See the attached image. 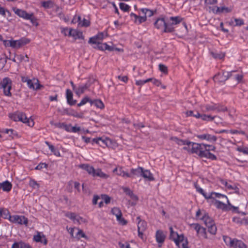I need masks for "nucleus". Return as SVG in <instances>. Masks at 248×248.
Instances as JSON below:
<instances>
[{"label": "nucleus", "mask_w": 248, "mask_h": 248, "mask_svg": "<svg viewBox=\"0 0 248 248\" xmlns=\"http://www.w3.org/2000/svg\"><path fill=\"white\" fill-rule=\"evenodd\" d=\"M190 145L191 146L190 153L196 154L201 157H203L208 144L191 142Z\"/></svg>", "instance_id": "1"}, {"label": "nucleus", "mask_w": 248, "mask_h": 248, "mask_svg": "<svg viewBox=\"0 0 248 248\" xmlns=\"http://www.w3.org/2000/svg\"><path fill=\"white\" fill-rule=\"evenodd\" d=\"M170 21L166 22V27L165 28L163 32H172L174 31L173 25H175L180 23L182 18L180 16H171L170 18Z\"/></svg>", "instance_id": "2"}, {"label": "nucleus", "mask_w": 248, "mask_h": 248, "mask_svg": "<svg viewBox=\"0 0 248 248\" xmlns=\"http://www.w3.org/2000/svg\"><path fill=\"white\" fill-rule=\"evenodd\" d=\"M234 71L231 72H226L222 71L221 73H218L214 77V79L215 81L218 82H224L226 81L230 77L232 76V73Z\"/></svg>", "instance_id": "3"}, {"label": "nucleus", "mask_w": 248, "mask_h": 248, "mask_svg": "<svg viewBox=\"0 0 248 248\" xmlns=\"http://www.w3.org/2000/svg\"><path fill=\"white\" fill-rule=\"evenodd\" d=\"M12 10L20 17L27 20H30L31 21H32L33 19V14L32 13L28 14L25 10L17 8L16 7H13Z\"/></svg>", "instance_id": "4"}, {"label": "nucleus", "mask_w": 248, "mask_h": 248, "mask_svg": "<svg viewBox=\"0 0 248 248\" xmlns=\"http://www.w3.org/2000/svg\"><path fill=\"white\" fill-rule=\"evenodd\" d=\"M30 40L26 38H22L18 40H12V43L10 44L11 47L18 49L22 46L28 44L30 43Z\"/></svg>", "instance_id": "5"}, {"label": "nucleus", "mask_w": 248, "mask_h": 248, "mask_svg": "<svg viewBox=\"0 0 248 248\" xmlns=\"http://www.w3.org/2000/svg\"><path fill=\"white\" fill-rule=\"evenodd\" d=\"M10 221L19 224L27 225L28 219L23 216L14 215L10 217Z\"/></svg>", "instance_id": "6"}, {"label": "nucleus", "mask_w": 248, "mask_h": 248, "mask_svg": "<svg viewBox=\"0 0 248 248\" xmlns=\"http://www.w3.org/2000/svg\"><path fill=\"white\" fill-rule=\"evenodd\" d=\"M111 213L113 215L116 217L117 219L123 225H125L127 221L122 217V214L121 211L117 207H114L112 209Z\"/></svg>", "instance_id": "7"}, {"label": "nucleus", "mask_w": 248, "mask_h": 248, "mask_svg": "<svg viewBox=\"0 0 248 248\" xmlns=\"http://www.w3.org/2000/svg\"><path fill=\"white\" fill-rule=\"evenodd\" d=\"M147 227V224L145 221L139 220L138 224V236L141 239H143V232L146 230Z\"/></svg>", "instance_id": "8"}, {"label": "nucleus", "mask_w": 248, "mask_h": 248, "mask_svg": "<svg viewBox=\"0 0 248 248\" xmlns=\"http://www.w3.org/2000/svg\"><path fill=\"white\" fill-rule=\"evenodd\" d=\"M208 147H211V149L206 148V149L205 151L204 155H203V157H206L207 158H209L213 160H216V156L210 152V151H215L216 149V147L215 146L211 145H208Z\"/></svg>", "instance_id": "9"}, {"label": "nucleus", "mask_w": 248, "mask_h": 248, "mask_svg": "<svg viewBox=\"0 0 248 248\" xmlns=\"http://www.w3.org/2000/svg\"><path fill=\"white\" fill-rule=\"evenodd\" d=\"M197 137L201 140H206L210 142H215L217 140L215 136L208 133L198 135Z\"/></svg>", "instance_id": "10"}, {"label": "nucleus", "mask_w": 248, "mask_h": 248, "mask_svg": "<svg viewBox=\"0 0 248 248\" xmlns=\"http://www.w3.org/2000/svg\"><path fill=\"white\" fill-rule=\"evenodd\" d=\"M130 17L132 19L134 20V22L138 24H140L145 22L147 20L146 16H144V15L142 16H139L133 13L130 14Z\"/></svg>", "instance_id": "11"}, {"label": "nucleus", "mask_w": 248, "mask_h": 248, "mask_svg": "<svg viewBox=\"0 0 248 248\" xmlns=\"http://www.w3.org/2000/svg\"><path fill=\"white\" fill-rule=\"evenodd\" d=\"M184 235H179L177 232H175L173 234H170V239L174 241L177 247H180V241H182L184 239Z\"/></svg>", "instance_id": "12"}, {"label": "nucleus", "mask_w": 248, "mask_h": 248, "mask_svg": "<svg viewBox=\"0 0 248 248\" xmlns=\"http://www.w3.org/2000/svg\"><path fill=\"white\" fill-rule=\"evenodd\" d=\"M12 80L10 78H4L0 82V89H3L5 88L12 89Z\"/></svg>", "instance_id": "13"}, {"label": "nucleus", "mask_w": 248, "mask_h": 248, "mask_svg": "<svg viewBox=\"0 0 248 248\" xmlns=\"http://www.w3.org/2000/svg\"><path fill=\"white\" fill-rule=\"evenodd\" d=\"M19 115L21 116L20 117V121L22 122L23 123L26 124L29 126L32 127L34 125V122L32 119H30L27 117L25 114L19 112Z\"/></svg>", "instance_id": "14"}, {"label": "nucleus", "mask_w": 248, "mask_h": 248, "mask_svg": "<svg viewBox=\"0 0 248 248\" xmlns=\"http://www.w3.org/2000/svg\"><path fill=\"white\" fill-rule=\"evenodd\" d=\"M232 8L231 7H219L215 6V8L213 9V12L216 14H220L222 13H230L232 12Z\"/></svg>", "instance_id": "15"}, {"label": "nucleus", "mask_w": 248, "mask_h": 248, "mask_svg": "<svg viewBox=\"0 0 248 248\" xmlns=\"http://www.w3.org/2000/svg\"><path fill=\"white\" fill-rule=\"evenodd\" d=\"M155 27L157 29H163L166 27V22L163 18H158L154 23Z\"/></svg>", "instance_id": "16"}, {"label": "nucleus", "mask_w": 248, "mask_h": 248, "mask_svg": "<svg viewBox=\"0 0 248 248\" xmlns=\"http://www.w3.org/2000/svg\"><path fill=\"white\" fill-rule=\"evenodd\" d=\"M143 168L140 167H139L136 169H131L130 170V175H131V177H129V178H133L134 176H141L142 173L143 172Z\"/></svg>", "instance_id": "17"}, {"label": "nucleus", "mask_w": 248, "mask_h": 248, "mask_svg": "<svg viewBox=\"0 0 248 248\" xmlns=\"http://www.w3.org/2000/svg\"><path fill=\"white\" fill-rule=\"evenodd\" d=\"M214 204L218 209H221L223 211L231 210V208H229V207H228L227 204L221 202L218 200H215Z\"/></svg>", "instance_id": "18"}, {"label": "nucleus", "mask_w": 248, "mask_h": 248, "mask_svg": "<svg viewBox=\"0 0 248 248\" xmlns=\"http://www.w3.org/2000/svg\"><path fill=\"white\" fill-rule=\"evenodd\" d=\"M155 238L156 241L159 243L162 244L164 242L166 238V235L162 231L157 230L155 234Z\"/></svg>", "instance_id": "19"}, {"label": "nucleus", "mask_w": 248, "mask_h": 248, "mask_svg": "<svg viewBox=\"0 0 248 248\" xmlns=\"http://www.w3.org/2000/svg\"><path fill=\"white\" fill-rule=\"evenodd\" d=\"M114 173H116V174L122 176L124 177H131V175L129 173L125 172L122 167H116L113 170Z\"/></svg>", "instance_id": "20"}, {"label": "nucleus", "mask_w": 248, "mask_h": 248, "mask_svg": "<svg viewBox=\"0 0 248 248\" xmlns=\"http://www.w3.org/2000/svg\"><path fill=\"white\" fill-rule=\"evenodd\" d=\"M12 187V185L8 181H5L2 183H0V189H2L4 191L9 192L11 190Z\"/></svg>", "instance_id": "21"}, {"label": "nucleus", "mask_w": 248, "mask_h": 248, "mask_svg": "<svg viewBox=\"0 0 248 248\" xmlns=\"http://www.w3.org/2000/svg\"><path fill=\"white\" fill-rule=\"evenodd\" d=\"M73 93L69 89H67L66 91V96L67 103L71 106L76 104V100L73 99Z\"/></svg>", "instance_id": "22"}, {"label": "nucleus", "mask_w": 248, "mask_h": 248, "mask_svg": "<svg viewBox=\"0 0 248 248\" xmlns=\"http://www.w3.org/2000/svg\"><path fill=\"white\" fill-rule=\"evenodd\" d=\"M141 176L149 181H153L155 180V178L153 174L151 173L150 170H143V172Z\"/></svg>", "instance_id": "23"}, {"label": "nucleus", "mask_w": 248, "mask_h": 248, "mask_svg": "<svg viewBox=\"0 0 248 248\" xmlns=\"http://www.w3.org/2000/svg\"><path fill=\"white\" fill-rule=\"evenodd\" d=\"M38 80H37L35 82L33 83L31 79H29L27 82V85L28 87L30 89H32L33 90H39L40 89V87L42 86L40 84L38 83Z\"/></svg>", "instance_id": "24"}, {"label": "nucleus", "mask_w": 248, "mask_h": 248, "mask_svg": "<svg viewBox=\"0 0 248 248\" xmlns=\"http://www.w3.org/2000/svg\"><path fill=\"white\" fill-rule=\"evenodd\" d=\"M12 248H31L29 244L22 241L15 242L12 246Z\"/></svg>", "instance_id": "25"}, {"label": "nucleus", "mask_w": 248, "mask_h": 248, "mask_svg": "<svg viewBox=\"0 0 248 248\" xmlns=\"http://www.w3.org/2000/svg\"><path fill=\"white\" fill-rule=\"evenodd\" d=\"M79 167L85 170H86L88 173L92 175L93 176V172H94V168L88 164H81L79 166Z\"/></svg>", "instance_id": "26"}, {"label": "nucleus", "mask_w": 248, "mask_h": 248, "mask_svg": "<svg viewBox=\"0 0 248 248\" xmlns=\"http://www.w3.org/2000/svg\"><path fill=\"white\" fill-rule=\"evenodd\" d=\"M93 176L94 177H99L103 179H107L108 177V175L104 173L100 169H95Z\"/></svg>", "instance_id": "27"}, {"label": "nucleus", "mask_w": 248, "mask_h": 248, "mask_svg": "<svg viewBox=\"0 0 248 248\" xmlns=\"http://www.w3.org/2000/svg\"><path fill=\"white\" fill-rule=\"evenodd\" d=\"M171 140L176 142L179 145H187L188 146L190 145L191 142L188 140H184L178 139L176 137H171Z\"/></svg>", "instance_id": "28"}, {"label": "nucleus", "mask_w": 248, "mask_h": 248, "mask_svg": "<svg viewBox=\"0 0 248 248\" xmlns=\"http://www.w3.org/2000/svg\"><path fill=\"white\" fill-rule=\"evenodd\" d=\"M202 219L204 221L206 226L215 224L214 220L208 216L207 214H205L202 218Z\"/></svg>", "instance_id": "29"}, {"label": "nucleus", "mask_w": 248, "mask_h": 248, "mask_svg": "<svg viewBox=\"0 0 248 248\" xmlns=\"http://www.w3.org/2000/svg\"><path fill=\"white\" fill-rule=\"evenodd\" d=\"M123 190L125 193L128 195L131 198V199L135 201L138 200V197L135 195L133 193V191H132L129 188L124 187L123 188Z\"/></svg>", "instance_id": "30"}, {"label": "nucleus", "mask_w": 248, "mask_h": 248, "mask_svg": "<svg viewBox=\"0 0 248 248\" xmlns=\"http://www.w3.org/2000/svg\"><path fill=\"white\" fill-rule=\"evenodd\" d=\"M89 86L87 84H86L84 85L80 86L77 89H76L75 91V93L78 95H80L81 94L83 93L86 90L88 89Z\"/></svg>", "instance_id": "31"}, {"label": "nucleus", "mask_w": 248, "mask_h": 248, "mask_svg": "<svg viewBox=\"0 0 248 248\" xmlns=\"http://www.w3.org/2000/svg\"><path fill=\"white\" fill-rule=\"evenodd\" d=\"M91 105H94L97 108L102 109L104 108V105L102 101L99 99H96L91 101Z\"/></svg>", "instance_id": "32"}, {"label": "nucleus", "mask_w": 248, "mask_h": 248, "mask_svg": "<svg viewBox=\"0 0 248 248\" xmlns=\"http://www.w3.org/2000/svg\"><path fill=\"white\" fill-rule=\"evenodd\" d=\"M232 247L234 248H247V246L242 241L236 239Z\"/></svg>", "instance_id": "33"}, {"label": "nucleus", "mask_w": 248, "mask_h": 248, "mask_svg": "<svg viewBox=\"0 0 248 248\" xmlns=\"http://www.w3.org/2000/svg\"><path fill=\"white\" fill-rule=\"evenodd\" d=\"M140 11L146 18L147 16L151 17L154 15V11L149 9L142 8Z\"/></svg>", "instance_id": "34"}, {"label": "nucleus", "mask_w": 248, "mask_h": 248, "mask_svg": "<svg viewBox=\"0 0 248 248\" xmlns=\"http://www.w3.org/2000/svg\"><path fill=\"white\" fill-rule=\"evenodd\" d=\"M211 54L215 59H223L225 56V54L221 52H217L216 51H212L211 52Z\"/></svg>", "instance_id": "35"}, {"label": "nucleus", "mask_w": 248, "mask_h": 248, "mask_svg": "<svg viewBox=\"0 0 248 248\" xmlns=\"http://www.w3.org/2000/svg\"><path fill=\"white\" fill-rule=\"evenodd\" d=\"M223 240L227 245L232 247L236 239H232L230 237L224 236Z\"/></svg>", "instance_id": "36"}, {"label": "nucleus", "mask_w": 248, "mask_h": 248, "mask_svg": "<svg viewBox=\"0 0 248 248\" xmlns=\"http://www.w3.org/2000/svg\"><path fill=\"white\" fill-rule=\"evenodd\" d=\"M195 187L196 188L197 191L201 194H202L205 199H209L212 197V196L210 195V194L207 195L206 193L204 192V191L197 185H195Z\"/></svg>", "instance_id": "37"}, {"label": "nucleus", "mask_w": 248, "mask_h": 248, "mask_svg": "<svg viewBox=\"0 0 248 248\" xmlns=\"http://www.w3.org/2000/svg\"><path fill=\"white\" fill-rule=\"evenodd\" d=\"M210 195H211L212 197L210 199H214L215 198H224L228 200V198L226 196L221 194L220 193H216V192H212L210 194Z\"/></svg>", "instance_id": "38"}, {"label": "nucleus", "mask_w": 248, "mask_h": 248, "mask_svg": "<svg viewBox=\"0 0 248 248\" xmlns=\"http://www.w3.org/2000/svg\"><path fill=\"white\" fill-rule=\"evenodd\" d=\"M207 227L208 228V232H209L212 234H216L217 229L215 224L210 225L209 226H207Z\"/></svg>", "instance_id": "39"}, {"label": "nucleus", "mask_w": 248, "mask_h": 248, "mask_svg": "<svg viewBox=\"0 0 248 248\" xmlns=\"http://www.w3.org/2000/svg\"><path fill=\"white\" fill-rule=\"evenodd\" d=\"M205 111H216V104H208L205 106Z\"/></svg>", "instance_id": "40"}, {"label": "nucleus", "mask_w": 248, "mask_h": 248, "mask_svg": "<svg viewBox=\"0 0 248 248\" xmlns=\"http://www.w3.org/2000/svg\"><path fill=\"white\" fill-rule=\"evenodd\" d=\"M17 60L19 61V62H21L23 61L28 62L29 61V58L27 55L23 56L22 55H17L15 56Z\"/></svg>", "instance_id": "41"}, {"label": "nucleus", "mask_w": 248, "mask_h": 248, "mask_svg": "<svg viewBox=\"0 0 248 248\" xmlns=\"http://www.w3.org/2000/svg\"><path fill=\"white\" fill-rule=\"evenodd\" d=\"M120 8L124 12H129L130 7L125 3L121 2L119 4Z\"/></svg>", "instance_id": "42"}, {"label": "nucleus", "mask_w": 248, "mask_h": 248, "mask_svg": "<svg viewBox=\"0 0 248 248\" xmlns=\"http://www.w3.org/2000/svg\"><path fill=\"white\" fill-rule=\"evenodd\" d=\"M92 100L88 96L83 98L80 102L78 104V107H80L86 104L87 102H89L91 104Z\"/></svg>", "instance_id": "43"}, {"label": "nucleus", "mask_w": 248, "mask_h": 248, "mask_svg": "<svg viewBox=\"0 0 248 248\" xmlns=\"http://www.w3.org/2000/svg\"><path fill=\"white\" fill-rule=\"evenodd\" d=\"M236 150L244 155H248V147L239 146L236 148Z\"/></svg>", "instance_id": "44"}, {"label": "nucleus", "mask_w": 248, "mask_h": 248, "mask_svg": "<svg viewBox=\"0 0 248 248\" xmlns=\"http://www.w3.org/2000/svg\"><path fill=\"white\" fill-rule=\"evenodd\" d=\"M41 4L42 6L45 8H49L53 6V2L51 0L44 1Z\"/></svg>", "instance_id": "45"}, {"label": "nucleus", "mask_w": 248, "mask_h": 248, "mask_svg": "<svg viewBox=\"0 0 248 248\" xmlns=\"http://www.w3.org/2000/svg\"><path fill=\"white\" fill-rule=\"evenodd\" d=\"M76 237L79 239L81 238H85V239H87V237L86 234L84 233V232L81 230H78V232L77 233Z\"/></svg>", "instance_id": "46"}, {"label": "nucleus", "mask_w": 248, "mask_h": 248, "mask_svg": "<svg viewBox=\"0 0 248 248\" xmlns=\"http://www.w3.org/2000/svg\"><path fill=\"white\" fill-rule=\"evenodd\" d=\"M217 108L216 111L217 112H224L227 110V108L226 107H225L223 105H221L218 104H216Z\"/></svg>", "instance_id": "47"}, {"label": "nucleus", "mask_w": 248, "mask_h": 248, "mask_svg": "<svg viewBox=\"0 0 248 248\" xmlns=\"http://www.w3.org/2000/svg\"><path fill=\"white\" fill-rule=\"evenodd\" d=\"M49 149L51 150V152L54 154V155L57 156H60L61 154L59 151L55 148L53 145L49 146Z\"/></svg>", "instance_id": "48"}, {"label": "nucleus", "mask_w": 248, "mask_h": 248, "mask_svg": "<svg viewBox=\"0 0 248 248\" xmlns=\"http://www.w3.org/2000/svg\"><path fill=\"white\" fill-rule=\"evenodd\" d=\"M187 245L188 242L187 241V239H185L184 237V239L182 241H180V247H178L179 248H188Z\"/></svg>", "instance_id": "49"}, {"label": "nucleus", "mask_w": 248, "mask_h": 248, "mask_svg": "<svg viewBox=\"0 0 248 248\" xmlns=\"http://www.w3.org/2000/svg\"><path fill=\"white\" fill-rule=\"evenodd\" d=\"M107 46V43H97V46H94V48H98L99 49L101 50H106V46Z\"/></svg>", "instance_id": "50"}, {"label": "nucleus", "mask_w": 248, "mask_h": 248, "mask_svg": "<svg viewBox=\"0 0 248 248\" xmlns=\"http://www.w3.org/2000/svg\"><path fill=\"white\" fill-rule=\"evenodd\" d=\"M99 139H100V140H98L99 142L98 143V144L103 147H104V146H107L108 142L109 141L108 139L103 140L102 138H99Z\"/></svg>", "instance_id": "51"}, {"label": "nucleus", "mask_w": 248, "mask_h": 248, "mask_svg": "<svg viewBox=\"0 0 248 248\" xmlns=\"http://www.w3.org/2000/svg\"><path fill=\"white\" fill-rule=\"evenodd\" d=\"M190 226L192 227L197 232V234L200 232V230L202 226L198 223H193L190 225Z\"/></svg>", "instance_id": "52"}, {"label": "nucleus", "mask_w": 248, "mask_h": 248, "mask_svg": "<svg viewBox=\"0 0 248 248\" xmlns=\"http://www.w3.org/2000/svg\"><path fill=\"white\" fill-rule=\"evenodd\" d=\"M201 118L202 120L204 121H213L214 120L213 117L211 115H208L206 114L202 115Z\"/></svg>", "instance_id": "53"}, {"label": "nucleus", "mask_w": 248, "mask_h": 248, "mask_svg": "<svg viewBox=\"0 0 248 248\" xmlns=\"http://www.w3.org/2000/svg\"><path fill=\"white\" fill-rule=\"evenodd\" d=\"M5 132L9 134L10 136H11L12 138H14L15 136L17 135L16 132L12 129H6Z\"/></svg>", "instance_id": "54"}, {"label": "nucleus", "mask_w": 248, "mask_h": 248, "mask_svg": "<svg viewBox=\"0 0 248 248\" xmlns=\"http://www.w3.org/2000/svg\"><path fill=\"white\" fill-rule=\"evenodd\" d=\"M20 117H21V116L19 115V112H17L11 115V118L15 121H20Z\"/></svg>", "instance_id": "55"}, {"label": "nucleus", "mask_w": 248, "mask_h": 248, "mask_svg": "<svg viewBox=\"0 0 248 248\" xmlns=\"http://www.w3.org/2000/svg\"><path fill=\"white\" fill-rule=\"evenodd\" d=\"M98 39L97 38L96 36L91 37L89 40V43L95 45L96 46H97V43H99Z\"/></svg>", "instance_id": "56"}, {"label": "nucleus", "mask_w": 248, "mask_h": 248, "mask_svg": "<svg viewBox=\"0 0 248 248\" xmlns=\"http://www.w3.org/2000/svg\"><path fill=\"white\" fill-rule=\"evenodd\" d=\"M29 185L33 188H38L39 186V184L34 180H31L29 182Z\"/></svg>", "instance_id": "57"}, {"label": "nucleus", "mask_w": 248, "mask_h": 248, "mask_svg": "<svg viewBox=\"0 0 248 248\" xmlns=\"http://www.w3.org/2000/svg\"><path fill=\"white\" fill-rule=\"evenodd\" d=\"M50 124L51 125H54L56 127L63 129V127L64 126L65 123H54L53 122L51 121V122H50Z\"/></svg>", "instance_id": "58"}, {"label": "nucleus", "mask_w": 248, "mask_h": 248, "mask_svg": "<svg viewBox=\"0 0 248 248\" xmlns=\"http://www.w3.org/2000/svg\"><path fill=\"white\" fill-rule=\"evenodd\" d=\"M78 31L77 30L70 29L68 31V36H72L75 38L77 35Z\"/></svg>", "instance_id": "59"}, {"label": "nucleus", "mask_w": 248, "mask_h": 248, "mask_svg": "<svg viewBox=\"0 0 248 248\" xmlns=\"http://www.w3.org/2000/svg\"><path fill=\"white\" fill-rule=\"evenodd\" d=\"M47 164L45 163H40L35 168V170H41L43 168H46Z\"/></svg>", "instance_id": "60"}, {"label": "nucleus", "mask_w": 248, "mask_h": 248, "mask_svg": "<svg viewBox=\"0 0 248 248\" xmlns=\"http://www.w3.org/2000/svg\"><path fill=\"white\" fill-rule=\"evenodd\" d=\"M65 216L69 218L70 219L73 220V221L75 223V218L77 215L73 213H67L66 214Z\"/></svg>", "instance_id": "61"}, {"label": "nucleus", "mask_w": 248, "mask_h": 248, "mask_svg": "<svg viewBox=\"0 0 248 248\" xmlns=\"http://www.w3.org/2000/svg\"><path fill=\"white\" fill-rule=\"evenodd\" d=\"M90 24V21L86 19H84L82 22L80 21L79 24L82 27H88Z\"/></svg>", "instance_id": "62"}, {"label": "nucleus", "mask_w": 248, "mask_h": 248, "mask_svg": "<svg viewBox=\"0 0 248 248\" xmlns=\"http://www.w3.org/2000/svg\"><path fill=\"white\" fill-rule=\"evenodd\" d=\"M159 70L164 73H167L168 72V68L167 67L162 64H159Z\"/></svg>", "instance_id": "63"}, {"label": "nucleus", "mask_w": 248, "mask_h": 248, "mask_svg": "<svg viewBox=\"0 0 248 248\" xmlns=\"http://www.w3.org/2000/svg\"><path fill=\"white\" fill-rule=\"evenodd\" d=\"M199 234H201L202 236L204 238H205L206 239H207L208 238L206 229H205V228H204L202 227V228L200 230V232H199Z\"/></svg>", "instance_id": "64"}]
</instances>
